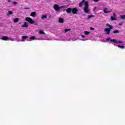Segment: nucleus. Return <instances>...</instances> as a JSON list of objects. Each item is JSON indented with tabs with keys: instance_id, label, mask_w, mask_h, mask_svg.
I'll return each instance as SVG.
<instances>
[{
	"instance_id": "28",
	"label": "nucleus",
	"mask_w": 125,
	"mask_h": 125,
	"mask_svg": "<svg viewBox=\"0 0 125 125\" xmlns=\"http://www.w3.org/2000/svg\"><path fill=\"white\" fill-rule=\"evenodd\" d=\"M80 41H82L83 42H85V41H86V39H80Z\"/></svg>"
},
{
	"instance_id": "39",
	"label": "nucleus",
	"mask_w": 125,
	"mask_h": 125,
	"mask_svg": "<svg viewBox=\"0 0 125 125\" xmlns=\"http://www.w3.org/2000/svg\"><path fill=\"white\" fill-rule=\"evenodd\" d=\"M20 24H21V22H20Z\"/></svg>"
},
{
	"instance_id": "4",
	"label": "nucleus",
	"mask_w": 125,
	"mask_h": 125,
	"mask_svg": "<svg viewBox=\"0 0 125 125\" xmlns=\"http://www.w3.org/2000/svg\"><path fill=\"white\" fill-rule=\"evenodd\" d=\"M54 9L56 10V11H58V10L61 9V8H64L65 6H62L59 7V6L57 4L54 5Z\"/></svg>"
},
{
	"instance_id": "27",
	"label": "nucleus",
	"mask_w": 125,
	"mask_h": 125,
	"mask_svg": "<svg viewBox=\"0 0 125 125\" xmlns=\"http://www.w3.org/2000/svg\"><path fill=\"white\" fill-rule=\"evenodd\" d=\"M72 41H77V38H74L72 39Z\"/></svg>"
},
{
	"instance_id": "3",
	"label": "nucleus",
	"mask_w": 125,
	"mask_h": 125,
	"mask_svg": "<svg viewBox=\"0 0 125 125\" xmlns=\"http://www.w3.org/2000/svg\"><path fill=\"white\" fill-rule=\"evenodd\" d=\"M107 26H108V27L109 28V29L108 28H106L105 29H104V32H106L107 35H109V34H110V32H111L110 30H112V29H113V26L110 25L109 24H107Z\"/></svg>"
},
{
	"instance_id": "7",
	"label": "nucleus",
	"mask_w": 125,
	"mask_h": 125,
	"mask_svg": "<svg viewBox=\"0 0 125 125\" xmlns=\"http://www.w3.org/2000/svg\"><path fill=\"white\" fill-rule=\"evenodd\" d=\"M113 15V16H111V21H114L115 20H117V19H116V17L117 16L116 14L115 13H114Z\"/></svg>"
},
{
	"instance_id": "10",
	"label": "nucleus",
	"mask_w": 125,
	"mask_h": 125,
	"mask_svg": "<svg viewBox=\"0 0 125 125\" xmlns=\"http://www.w3.org/2000/svg\"><path fill=\"white\" fill-rule=\"evenodd\" d=\"M84 2H85V0H83L82 1L80 2L79 4V7H82L83 5V3L84 4Z\"/></svg>"
},
{
	"instance_id": "5",
	"label": "nucleus",
	"mask_w": 125,
	"mask_h": 125,
	"mask_svg": "<svg viewBox=\"0 0 125 125\" xmlns=\"http://www.w3.org/2000/svg\"><path fill=\"white\" fill-rule=\"evenodd\" d=\"M25 21L29 22L30 24H34V23H35V21H34L33 19H31V18L29 17H26L25 18Z\"/></svg>"
},
{
	"instance_id": "22",
	"label": "nucleus",
	"mask_w": 125,
	"mask_h": 125,
	"mask_svg": "<svg viewBox=\"0 0 125 125\" xmlns=\"http://www.w3.org/2000/svg\"><path fill=\"white\" fill-rule=\"evenodd\" d=\"M39 34H40V35H45V33L42 30H40L39 31Z\"/></svg>"
},
{
	"instance_id": "12",
	"label": "nucleus",
	"mask_w": 125,
	"mask_h": 125,
	"mask_svg": "<svg viewBox=\"0 0 125 125\" xmlns=\"http://www.w3.org/2000/svg\"><path fill=\"white\" fill-rule=\"evenodd\" d=\"M36 40H38L35 36H33L30 38L29 39L27 40V41H36Z\"/></svg>"
},
{
	"instance_id": "30",
	"label": "nucleus",
	"mask_w": 125,
	"mask_h": 125,
	"mask_svg": "<svg viewBox=\"0 0 125 125\" xmlns=\"http://www.w3.org/2000/svg\"><path fill=\"white\" fill-rule=\"evenodd\" d=\"M119 25L120 26H122V25H123V22H120L119 24Z\"/></svg>"
},
{
	"instance_id": "33",
	"label": "nucleus",
	"mask_w": 125,
	"mask_h": 125,
	"mask_svg": "<svg viewBox=\"0 0 125 125\" xmlns=\"http://www.w3.org/2000/svg\"><path fill=\"white\" fill-rule=\"evenodd\" d=\"M24 9H30V8H29V7H25Z\"/></svg>"
},
{
	"instance_id": "34",
	"label": "nucleus",
	"mask_w": 125,
	"mask_h": 125,
	"mask_svg": "<svg viewBox=\"0 0 125 125\" xmlns=\"http://www.w3.org/2000/svg\"><path fill=\"white\" fill-rule=\"evenodd\" d=\"M82 38H85V36L84 35H81Z\"/></svg>"
},
{
	"instance_id": "20",
	"label": "nucleus",
	"mask_w": 125,
	"mask_h": 125,
	"mask_svg": "<svg viewBox=\"0 0 125 125\" xmlns=\"http://www.w3.org/2000/svg\"><path fill=\"white\" fill-rule=\"evenodd\" d=\"M12 14H13V12L12 11H9L8 12L7 15V16H9V15H12Z\"/></svg>"
},
{
	"instance_id": "24",
	"label": "nucleus",
	"mask_w": 125,
	"mask_h": 125,
	"mask_svg": "<svg viewBox=\"0 0 125 125\" xmlns=\"http://www.w3.org/2000/svg\"><path fill=\"white\" fill-rule=\"evenodd\" d=\"M114 34H119L120 33V31L119 30H114L113 31Z\"/></svg>"
},
{
	"instance_id": "16",
	"label": "nucleus",
	"mask_w": 125,
	"mask_h": 125,
	"mask_svg": "<svg viewBox=\"0 0 125 125\" xmlns=\"http://www.w3.org/2000/svg\"><path fill=\"white\" fill-rule=\"evenodd\" d=\"M37 13L35 12H33L30 14V16H32V17H35Z\"/></svg>"
},
{
	"instance_id": "19",
	"label": "nucleus",
	"mask_w": 125,
	"mask_h": 125,
	"mask_svg": "<svg viewBox=\"0 0 125 125\" xmlns=\"http://www.w3.org/2000/svg\"><path fill=\"white\" fill-rule=\"evenodd\" d=\"M83 34L85 36H87L88 35H89V34H90V32L89 31H84Z\"/></svg>"
},
{
	"instance_id": "18",
	"label": "nucleus",
	"mask_w": 125,
	"mask_h": 125,
	"mask_svg": "<svg viewBox=\"0 0 125 125\" xmlns=\"http://www.w3.org/2000/svg\"><path fill=\"white\" fill-rule=\"evenodd\" d=\"M18 21H19V18H17L15 19H13L14 23H16V22H18Z\"/></svg>"
},
{
	"instance_id": "31",
	"label": "nucleus",
	"mask_w": 125,
	"mask_h": 125,
	"mask_svg": "<svg viewBox=\"0 0 125 125\" xmlns=\"http://www.w3.org/2000/svg\"><path fill=\"white\" fill-rule=\"evenodd\" d=\"M90 30H91L92 31H94V28H93V27H90Z\"/></svg>"
},
{
	"instance_id": "38",
	"label": "nucleus",
	"mask_w": 125,
	"mask_h": 125,
	"mask_svg": "<svg viewBox=\"0 0 125 125\" xmlns=\"http://www.w3.org/2000/svg\"><path fill=\"white\" fill-rule=\"evenodd\" d=\"M11 41H14V40H11Z\"/></svg>"
},
{
	"instance_id": "36",
	"label": "nucleus",
	"mask_w": 125,
	"mask_h": 125,
	"mask_svg": "<svg viewBox=\"0 0 125 125\" xmlns=\"http://www.w3.org/2000/svg\"><path fill=\"white\" fill-rule=\"evenodd\" d=\"M8 2H11V0H8Z\"/></svg>"
},
{
	"instance_id": "15",
	"label": "nucleus",
	"mask_w": 125,
	"mask_h": 125,
	"mask_svg": "<svg viewBox=\"0 0 125 125\" xmlns=\"http://www.w3.org/2000/svg\"><path fill=\"white\" fill-rule=\"evenodd\" d=\"M59 22L60 23H64V20L62 18H60L59 19Z\"/></svg>"
},
{
	"instance_id": "11",
	"label": "nucleus",
	"mask_w": 125,
	"mask_h": 125,
	"mask_svg": "<svg viewBox=\"0 0 125 125\" xmlns=\"http://www.w3.org/2000/svg\"><path fill=\"white\" fill-rule=\"evenodd\" d=\"M22 28H28L29 27V25L27 23V22H24V24L21 25Z\"/></svg>"
},
{
	"instance_id": "26",
	"label": "nucleus",
	"mask_w": 125,
	"mask_h": 125,
	"mask_svg": "<svg viewBox=\"0 0 125 125\" xmlns=\"http://www.w3.org/2000/svg\"><path fill=\"white\" fill-rule=\"evenodd\" d=\"M121 19H125V15H121Z\"/></svg>"
},
{
	"instance_id": "1",
	"label": "nucleus",
	"mask_w": 125,
	"mask_h": 125,
	"mask_svg": "<svg viewBox=\"0 0 125 125\" xmlns=\"http://www.w3.org/2000/svg\"><path fill=\"white\" fill-rule=\"evenodd\" d=\"M106 41H109L111 42V43H112L114 45H116V46H118V47H119V48H121V49H125V47L124 45L121 46L119 44V43H122L123 42L120 41L116 40L115 39H111V38H106Z\"/></svg>"
},
{
	"instance_id": "8",
	"label": "nucleus",
	"mask_w": 125,
	"mask_h": 125,
	"mask_svg": "<svg viewBox=\"0 0 125 125\" xmlns=\"http://www.w3.org/2000/svg\"><path fill=\"white\" fill-rule=\"evenodd\" d=\"M1 40H2V41H10V39L7 37V36H4L1 38Z\"/></svg>"
},
{
	"instance_id": "25",
	"label": "nucleus",
	"mask_w": 125,
	"mask_h": 125,
	"mask_svg": "<svg viewBox=\"0 0 125 125\" xmlns=\"http://www.w3.org/2000/svg\"><path fill=\"white\" fill-rule=\"evenodd\" d=\"M92 17H94V15H89L88 16L87 19H89V18H92Z\"/></svg>"
},
{
	"instance_id": "32",
	"label": "nucleus",
	"mask_w": 125,
	"mask_h": 125,
	"mask_svg": "<svg viewBox=\"0 0 125 125\" xmlns=\"http://www.w3.org/2000/svg\"><path fill=\"white\" fill-rule=\"evenodd\" d=\"M34 24L35 25V26H38V23L36 22L35 21V23H34Z\"/></svg>"
},
{
	"instance_id": "2",
	"label": "nucleus",
	"mask_w": 125,
	"mask_h": 125,
	"mask_svg": "<svg viewBox=\"0 0 125 125\" xmlns=\"http://www.w3.org/2000/svg\"><path fill=\"white\" fill-rule=\"evenodd\" d=\"M84 5L85 7H84V12H85V13H88V12H89V9H88V2L85 1Z\"/></svg>"
},
{
	"instance_id": "29",
	"label": "nucleus",
	"mask_w": 125,
	"mask_h": 125,
	"mask_svg": "<svg viewBox=\"0 0 125 125\" xmlns=\"http://www.w3.org/2000/svg\"><path fill=\"white\" fill-rule=\"evenodd\" d=\"M13 4H14L15 5H16V4H17V2H13Z\"/></svg>"
},
{
	"instance_id": "17",
	"label": "nucleus",
	"mask_w": 125,
	"mask_h": 125,
	"mask_svg": "<svg viewBox=\"0 0 125 125\" xmlns=\"http://www.w3.org/2000/svg\"><path fill=\"white\" fill-rule=\"evenodd\" d=\"M59 41H66V39H65V36H62L60 37Z\"/></svg>"
},
{
	"instance_id": "14",
	"label": "nucleus",
	"mask_w": 125,
	"mask_h": 125,
	"mask_svg": "<svg viewBox=\"0 0 125 125\" xmlns=\"http://www.w3.org/2000/svg\"><path fill=\"white\" fill-rule=\"evenodd\" d=\"M108 9H107V8H104V13H110V12H112V11H107Z\"/></svg>"
},
{
	"instance_id": "9",
	"label": "nucleus",
	"mask_w": 125,
	"mask_h": 125,
	"mask_svg": "<svg viewBox=\"0 0 125 125\" xmlns=\"http://www.w3.org/2000/svg\"><path fill=\"white\" fill-rule=\"evenodd\" d=\"M28 39V36H23L21 37V40H20V42H25V40Z\"/></svg>"
},
{
	"instance_id": "37",
	"label": "nucleus",
	"mask_w": 125,
	"mask_h": 125,
	"mask_svg": "<svg viewBox=\"0 0 125 125\" xmlns=\"http://www.w3.org/2000/svg\"><path fill=\"white\" fill-rule=\"evenodd\" d=\"M95 9H96V7H95V8H94V10H95Z\"/></svg>"
},
{
	"instance_id": "35",
	"label": "nucleus",
	"mask_w": 125,
	"mask_h": 125,
	"mask_svg": "<svg viewBox=\"0 0 125 125\" xmlns=\"http://www.w3.org/2000/svg\"><path fill=\"white\" fill-rule=\"evenodd\" d=\"M42 40H46V41H49V40H48V39H43H43H42Z\"/></svg>"
},
{
	"instance_id": "6",
	"label": "nucleus",
	"mask_w": 125,
	"mask_h": 125,
	"mask_svg": "<svg viewBox=\"0 0 125 125\" xmlns=\"http://www.w3.org/2000/svg\"><path fill=\"white\" fill-rule=\"evenodd\" d=\"M78 10L76 8H72V12L73 14H77L78 13Z\"/></svg>"
},
{
	"instance_id": "13",
	"label": "nucleus",
	"mask_w": 125,
	"mask_h": 125,
	"mask_svg": "<svg viewBox=\"0 0 125 125\" xmlns=\"http://www.w3.org/2000/svg\"><path fill=\"white\" fill-rule=\"evenodd\" d=\"M72 11V8H68L66 10V12L67 13H71V12Z\"/></svg>"
},
{
	"instance_id": "21",
	"label": "nucleus",
	"mask_w": 125,
	"mask_h": 125,
	"mask_svg": "<svg viewBox=\"0 0 125 125\" xmlns=\"http://www.w3.org/2000/svg\"><path fill=\"white\" fill-rule=\"evenodd\" d=\"M42 19H45L46 18H47V16L45 15H43L42 17H41Z\"/></svg>"
},
{
	"instance_id": "23",
	"label": "nucleus",
	"mask_w": 125,
	"mask_h": 125,
	"mask_svg": "<svg viewBox=\"0 0 125 125\" xmlns=\"http://www.w3.org/2000/svg\"><path fill=\"white\" fill-rule=\"evenodd\" d=\"M71 30V29L70 28H66L64 30V32L65 33H67V32H69V31H70Z\"/></svg>"
}]
</instances>
